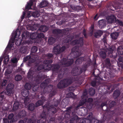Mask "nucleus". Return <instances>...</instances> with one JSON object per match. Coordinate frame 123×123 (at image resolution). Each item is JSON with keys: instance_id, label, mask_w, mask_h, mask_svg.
Returning <instances> with one entry per match:
<instances>
[{"instance_id": "obj_1", "label": "nucleus", "mask_w": 123, "mask_h": 123, "mask_svg": "<svg viewBox=\"0 0 123 123\" xmlns=\"http://www.w3.org/2000/svg\"><path fill=\"white\" fill-rule=\"evenodd\" d=\"M82 53L79 49V46H75L72 49V52L69 55V56H72V57L68 60L66 58H63L61 62L63 66L60 68L58 64L51 65V64L53 62L51 59L44 60V62L46 64L45 65L47 70H51L53 73L55 74V75L57 74L58 78L59 79H61L63 78L64 74L67 70V69L65 67H68L72 65L74 62L73 59L79 57Z\"/></svg>"}, {"instance_id": "obj_2", "label": "nucleus", "mask_w": 123, "mask_h": 123, "mask_svg": "<svg viewBox=\"0 0 123 123\" xmlns=\"http://www.w3.org/2000/svg\"><path fill=\"white\" fill-rule=\"evenodd\" d=\"M60 102V101L57 100L55 101L51 100L49 103H47L43 106V110L45 108L47 111V115L51 117L49 120H47V118H46L47 123H53L55 120V117L56 115L55 113L57 111L56 108L54 107L57 106Z\"/></svg>"}, {"instance_id": "obj_3", "label": "nucleus", "mask_w": 123, "mask_h": 123, "mask_svg": "<svg viewBox=\"0 0 123 123\" xmlns=\"http://www.w3.org/2000/svg\"><path fill=\"white\" fill-rule=\"evenodd\" d=\"M68 31L65 29L61 30L60 29H55L53 30L52 32L54 34L55 37L56 38L61 39L62 38L63 36H64L65 38L63 41L65 43H68L70 42L74 38V37L73 36L66 35L68 33Z\"/></svg>"}, {"instance_id": "obj_4", "label": "nucleus", "mask_w": 123, "mask_h": 123, "mask_svg": "<svg viewBox=\"0 0 123 123\" xmlns=\"http://www.w3.org/2000/svg\"><path fill=\"white\" fill-rule=\"evenodd\" d=\"M116 103L114 101H110L109 102V107H108V105L107 104V102H105L102 103L100 105V107L102 109L104 110L103 107L104 106H105L106 109L105 110L106 111V112L104 114H107L108 116L111 115V118L112 117L113 115L114 114L115 111L114 109L113 110V108L114 105L116 104Z\"/></svg>"}, {"instance_id": "obj_5", "label": "nucleus", "mask_w": 123, "mask_h": 123, "mask_svg": "<svg viewBox=\"0 0 123 123\" xmlns=\"http://www.w3.org/2000/svg\"><path fill=\"white\" fill-rule=\"evenodd\" d=\"M27 77L28 79L34 78V80L36 82H39L43 79L44 77L42 75V72H38L37 70L33 71L30 69L27 74Z\"/></svg>"}, {"instance_id": "obj_6", "label": "nucleus", "mask_w": 123, "mask_h": 123, "mask_svg": "<svg viewBox=\"0 0 123 123\" xmlns=\"http://www.w3.org/2000/svg\"><path fill=\"white\" fill-rule=\"evenodd\" d=\"M76 77L71 76L69 78L62 80L57 85V87L59 89L64 88L70 85L72 83L76 81Z\"/></svg>"}, {"instance_id": "obj_7", "label": "nucleus", "mask_w": 123, "mask_h": 123, "mask_svg": "<svg viewBox=\"0 0 123 123\" xmlns=\"http://www.w3.org/2000/svg\"><path fill=\"white\" fill-rule=\"evenodd\" d=\"M87 66L84 64L82 67L80 69L76 68L75 69H73L72 71V73L73 76H77L80 75L83 72H85L86 70Z\"/></svg>"}, {"instance_id": "obj_8", "label": "nucleus", "mask_w": 123, "mask_h": 123, "mask_svg": "<svg viewBox=\"0 0 123 123\" xmlns=\"http://www.w3.org/2000/svg\"><path fill=\"white\" fill-rule=\"evenodd\" d=\"M107 39L106 37H104L103 38L102 41L104 43V45L105 48L107 49L108 50V56L109 55L111 57L113 58H116L117 57V55H113L112 54L113 50L111 48L109 47L108 48L107 46H109V45L107 43Z\"/></svg>"}, {"instance_id": "obj_9", "label": "nucleus", "mask_w": 123, "mask_h": 123, "mask_svg": "<svg viewBox=\"0 0 123 123\" xmlns=\"http://www.w3.org/2000/svg\"><path fill=\"white\" fill-rule=\"evenodd\" d=\"M14 85L12 83H9L7 86L6 88V95L11 96L14 93Z\"/></svg>"}, {"instance_id": "obj_10", "label": "nucleus", "mask_w": 123, "mask_h": 123, "mask_svg": "<svg viewBox=\"0 0 123 123\" xmlns=\"http://www.w3.org/2000/svg\"><path fill=\"white\" fill-rule=\"evenodd\" d=\"M66 49L65 46H62L61 48L59 45H57L54 47L53 49V52L55 54H59L63 52Z\"/></svg>"}, {"instance_id": "obj_11", "label": "nucleus", "mask_w": 123, "mask_h": 123, "mask_svg": "<svg viewBox=\"0 0 123 123\" xmlns=\"http://www.w3.org/2000/svg\"><path fill=\"white\" fill-rule=\"evenodd\" d=\"M47 112L46 111H45L44 110H43V111L41 114L40 117L43 120L40 119L37 120V123H47Z\"/></svg>"}, {"instance_id": "obj_12", "label": "nucleus", "mask_w": 123, "mask_h": 123, "mask_svg": "<svg viewBox=\"0 0 123 123\" xmlns=\"http://www.w3.org/2000/svg\"><path fill=\"white\" fill-rule=\"evenodd\" d=\"M72 45L79 44L80 47L83 46V37H80L78 39H76L73 41L71 43Z\"/></svg>"}, {"instance_id": "obj_13", "label": "nucleus", "mask_w": 123, "mask_h": 123, "mask_svg": "<svg viewBox=\"0 0 123 123\" xmlns=\"http://www.w3.org/2000/svg\"><path fill=\"white\" fill-rule=\"evenodd\" d=\"M41 95V96L40 97L41 98V100H39L37 101L35 104V107H37L43 105V102H44L45 100H46V98L44 97L43 95H42V93H40Z\"/></svg>"}, {"instance_id": "obj_14", "label": "nucleus", "mask_w": 123, "mask_h": 123, "mask_svg": "<svg viewBox=\"0 0 123 123\" xmlns=\"http://www.w3.org/2000/svg\"><path fill=\"white\" fill-rule=\"evenodd\" d=\"M107 22L110 24L113 23H115L116 19L115 16L111 14L107 17Z\"/></svg>"}, {"instance_id": "obj_15", "label": "nucleus", "mask_w": 123, "mask_h": 123, "mask_svg": "<svg viewBox=\"0 0 123 123\" xmlns=\"http://www.w3.org/2000/svg\"><path fill=\"white\" fill-rule=\"evenodd\" d=\"M75 109L74 107L73 106H71L67 108L66 111L68 113V116H69V114L71 113H72V114H74L75 112Z\"/></svg>"}, {"instance_id": "obj_16", "label": "nucleus", "mask_w": 123, "mask_h": 123, "mask_svg": "<svg viewBox=\"0 0 123 123\" xmlns=\"http://www.w3.org/2000/svg\"><path fill=\"white\" fill-rule=\"evenodd\" d=\"M101 79V78L98 76L96 77L95 78L94 80L91 82V85L94 87L95 86L97 83L99 82V81Z\"/></svg>"}, {"instance_id": "obj_17", "label": "nucleus", "mask_w": 123, "mask_h": 123, "mask_svg": "<svg viewBox=\"0 0 123 123\" xmlns=\"http://www.w3.org/2000/svg\"><path fill=\"white\" fill-rule=\"evenodd\" d=\"M37 1V0H30V2L27 3V5L25 7L26 9H30L31 8V6L33 5V4H36V2Z\"/></svg>"}, {"instance_id": "obj_18", "label": "nucleus", "mask_w": 123, "mask_h": 123, "mask_svg": "<svg viewBox=\"0 0 123 123\" xmlns=\"http://www.w3.org/2000/svg\"><path fill=\"white\" fill-rule=\"evenodd\" d=\"M48 29V27L44 25H41L37 30V31L45 32L47 31Z\"/></svg>"}, {"instance_id": "obj_19", "label": "nucleus", "mask_w": 123, "mask_h": 123, "mask_svg": "<svg viewBox=\"0 0 123 123\" xmlns=\"http://www.w3.org/2000/svg\"><path fill=\"white\" fill-rule=\"evenodd\" d=\"M103 34V31L101 30H99L94 33L93 36L95 37L98 38L101 37Z\"/></svg>"}, {"instance_id": "obj_20", "label": "nucleus", "mask_w": 123, "mask_h": 123, "mask_svg": "<svg viewBox=\"0 0 123 123\" xmlns=\"http://www.w3.org/2000/svg\"><path fill=\"white\" fill-rule=\"evenodd\" d=\"M43 65H39L38 66L37 69L38 71L42 70L43 69H44L46 70H47L46 69V64L44 62V61L43 62Z\"/></svg>"}, {"instance_id": "obj_21", "label": "nucleus", "mask_w": 123, "mask_h": 123, "mask_svg": "<svg viewBox=\"0 0 123 123\" xmlns=\"http://www.w3.org/2000/svg\"><path fill=\"white\" fill-rule=\"evenodd\" d=\"M53 86L52 85H49L48 86L46 87V89L44 88L43 90V93H49L51 91Z\"/></svg>"}, {"instance_id": "obj_22", "label": "nucleus", "mask_w": 123, "mask_h": 123, "mask_svg": "<svg viewBox=\"0 0 123 123\" xmlns=\"http://www.w3.org/2000/svg\"><path fill=\"white\" fill-rule=\"evenodd\" d=\"M26 112L25 110H24L20 111L18 113V117L20 118L26 116Z\"/></svg>"}, {"instance_id": "obj_23", "label": "nucleus", "mask_w": 123, "mask_h": 123, "mask_svg": "<svg viewBox=\"0 0 123 123\" xmlns=\"http://www.w3.org/2000/svg\"><path fill=\"white\" fill-rule=\"evenodd\" d=\"M19 102L17 101H15L12 108V110L14 111H15L19 108Z\"/></svg>"}, {"instance_id": "obj_24", "label": "nucleus", "mask_w": 123, "mask_h": 123, "mask_svg": "<svg viewBox=\"0 0 123 123\" xmlns=\"http://www.w3.org/2000/svg\"><path fill=\"white\" fill-rule=\"evenodd\" d=\"M98 24L99 27L101 29L104 28L106 25V24L105 23V22L102 20L99 21H98Z\"/></svg>"}, {"instance_id": "obj_25", "label": "nucleus", "mask_w": 123, "mask_h": 123, "mask_svg": "<svg viewBox=\"0 0 123 123\" xmlns=\"http://www.w3.org/2000/svg\"><path fill=\"white\" fill-rule=\"evenodd\" d=\"M27 61H30L29 63H32L34 62V61L33 59H32L31 56L27 55L24 58V61L25 62H26Z\"/></svg>"}, {"instance_id": "obj_26", "label": "nucleus", "mask_w": 123, "mask_h": 123, "mask_svg": "<svg viewBox=\"0 0 123 123\" xmlns=\"http://www.w3.org/2000/svg\"><path fill=\"white\" fill-rule=\"evenodd\" d=\"M50 79H48L45 80L41 84H40V86L42 87L43 86H47L48 84L50 82Z\"/></svg>"}, {"instance_id": "obj_27", "label": "nucleus", "mask_w": 123, "mask_h": 123, "mask_svg": "<svg viewBox=\"0 0 123 123\" xmlns=\"http://www.w3.org/2000/svg\"><path fill=\"white\" fill-rule=\"evenodd\" d=\"M21 94L24 97H28L29 94V91L27 90L24 89L21 92Z\"/></svg>"}, {"instance_id": "obj_28", "label": "nucleus", "mask_w": 123, "mask_h": 123, "mask_svg": "<svg viewBox=\"0 0 123 123\" xmlns=\"http://www.w3.org/2000/svg\"><path fill=\"white\" fill-rule=\"evenodd\" d=\"M119 32H118L113 33L111 34V36L112 38L114 39H116L119 35Z\"/></svg>"}, {"instance_id": "obj_29", "label": "nucleus", "mask_w": 123, "mask_h": 123, "mask_svg": "<svg viewBox=\"0 0 123 123\" xmlns=\"http://www.w3.org/2000/svg\"><path fill=\"white\" fill-rule=\"evenodd\" d=\"M38 32L37 31L33 33L32 34H30V38L31 39H34L37 38V35Z\"/></svg>"}, {"instance_id": "obj_30", "label": "nucleus", "mask_w": 123, "mask_h": 123, "mask_svg": "<svg viewBox=\"0 0 123 123\" xmlns=\"http://www.w3.org/2000/svg\"><path fill=\"white\" fill-rule=\"evenodd\" d=\"M105 65L107 67H110L111 65L110 60L109 58H106L105 60Z\"/></svg>"}, {"instance_id": "obj_31", "label": "nucleus", "mask_w": 123, "mask_h": 123, "mask_svg": "<svg viewBox=\"0 0 123 123\" xmlns=\"http://www.w3.org/2000/svg\"><path fill=\"white\" fill-rule=\"evenodd\" d=\"M55 38L51 37L49 38L48 42L49 44L52 45L55 43Z\"/></svg>"}, {"instance_id": "obj_32", "label": "nucleus", "mask_w": 123, "mask_h": 123, "mask_svg": "<svg viewBox=\"0 0 123 123\" xmlns=\"http://www.w3.org/2000/svg\"><path fill=\"white\" fill-rule=\"evenodd\" d=\"M43 56L45 59H48L53 58V55L52 53H48L46 54H44Z\"/></svg>"}, {"instance_id": "obj_33", "label": "nucleus", "mask_w": 123, "mask_h": 123, "mask_svg": "<svg viewBox=\"0 0 123 123\" xmlns=\"http://www.w3.org/2000/svg\"><path fill=\"white\" fill-rule=\"evenodd\" d=\"M48 4V1L45 0L41 3L39 5V6L41 8L43 7L47 6Z\"/></svg>"}, {"instance_id": "obj_34", "label": "nucleus", "mask_w": 123, "mask_h": 123, "mask_svg": "<svg viewBox=\"0 0 123 123\" xmlns=\"http://www.w3.org/2000/svg\"><path fill=\"white\" fill-rule=\"evenodd\" d=\"M120 94V91L118 90H116L114 92V97L115 99H116L119 96Z\"/></svg>"}, {"instance_id": "obj_35", "label": "nucleus", "mask_w": 123, "mask_h": 123, "mask_svg": "<svg viewBox=\"0 0 123 123\" xmlns=\"http://www.w3.org/2000/svg\"><path fill=\"white\" fill-rule=\"evenodd\" d=\"M84 58L83 57H81L75 61V63L79 64L81 63L84 61Z\"/></svg>"}, {"instance_id": "obj_36", "label": "nucleus", "mask_w": 123, "mask_h": 123, "mask_svg": "<svg viewBox=\"0 0 123 123\" xmlns=\"http://www.w3.org/2000/svg\"><path fill=\"white\" fill-rule=\"evenodd\" d=\"M87 99L86 98L81 99L79 102L78 105L77 106V107H79L82 106L86 102Z\"/></svg>"}, {"instance_id": "obj_37", "label": "nucleus", "mask_w": 123, "mask_h": 123, "mask_svg": "<svg viewBox=\"0 0 123 123\" xmlns=\"http://www.w3.org/2000/svg\"><path fill=\"white\" fill-rule=\"evenodd\" d=\"M113 86V89H112L111 88V92H112L113 90L115 89V88L117 86H118V84H112L110 85V86H108L107 87V89L108 90H110L111 87H112V86Z\"/></svg>"}, {"instance_id": "obj_38", "label": "nucleus", "mask_w": 123, "mask_h": 123, "mask_svg": "<svg viewBox=\"0 0 123 123\" xmlns=\"http://www.w3.org/2000/svg\"><path fill=\"white\" fill-rule=\"evenodd\" d=\"M35 105L33 103L30 104L28 105V109L29 110L32 111L35 109Z\"/></svg>"}, {"instance_id": "obj_39", "label": "nucleus", "mask_w": 123, "mask_h": 123, "mask_svg": "<svg viewBox=\"0 0 123 123\" xmlns=\"http://www.w3.org/2000/svg\"><path fill=\"white\" fill-rule=\"evenodd\" d=\"M27 51L26 48L25 47H21L19 48V51L21 53H25Z\"/></svg>"}, {"instance_id": "obj_40", "label": "nucleus", "mask_w": 123, "mask_h": 123, "mask_svg": "<svg viewBox=\"0 0 123 123\" xmlns=\"http://www.w3.org/2000/svg\"><path fill=\"white\" fill-rule=\"evenodd\" d=\"M117 51L119 55H122L123 54V48L121 47H119L118 48Z\"/></svg>"}, {"instance_id": "obj_41", "label": "nucleus", "mask_w": 123, "mask_h": 123, "mask_svg": "<svg viewBox=\"0 0 123 123\" xmlns=\"http://www.w3.org/2000/svg\"><path fill=\"white\" fill-rule=\"evenodd\" d=\"M89 93L91 96L93 95L95 93V90L92 88H91L89 90Z\"/></svg>"}, {"instance_id": "obj_42", "label": "nucleus", "mask_w": 123, "mask_h": 123, "mask_svg": "<svg viewBox=\"0 0 123 123\" xmlns=\"http://www.w3.org/2000/svg\"><path fill=\"white\" fill-rule=\"evenodd\" d=\"M99 54L100 57L103 59H105L107 56L106 52L104 51H101Z\"/></svg>"}, {"instance_id": "obj_43", "label": "nucleus", "mask_w": 123, "mask_h": 123, "mask_svg": "<svg viewBox=\"0 0 123 123\" xmlns=\"http://www.w3.org/2000/svg\"><path fill=\"white\" fill-rule=\"evenodd\" d=\"M25 123H33L34 121L32 120L30 118H25L24 119Z\"/></svg>"}, {"instance_id": "obj_44", "label": "nucleus", "mask_w": 123, "mask_h": 123, "mask_svg": "<svg viewBox=\"0 0 123 123\" xmlns=\"http://www.w3.org/2000/svg\"><path fill=\"white\" fill-rule=\"evenodd\" d=\"M31 85L29 83H26L24 86L25 89L28 90L31 89Z\"/></svg>"}, {"instance_id": "obj_45", "label": "nucleus", "mask_w": 123, "mask_h": 123, "mask_svg": "<svg viewBox=\"0 0 123 123\" xmlns=\"http://www.w3.org/2000/svg\"><path fill=\"white\" fill-rule=\"evenodd\" d=\"M37 38H43L44 37V35L41 32L39 31L37 35Z\"/></svg>"}, {"instance_id": "obj_46", "label": "nucleus", "mask_w": 123, "mask_h": 123, "mask_svg": "<svg viewBox=\"0 0 123 123\" xmlns=\"http://www.w3.org/2000/svg\"><path fill=\"white\" fill-rule=\"evenodd\" d=\"M115 23H116L117 24L121 26H123V22L118 19H116Z\"/></svg>"}, {"instance_id": "obj_47", "label": "nucleus", "mask_w": 123, "mask_h": 123, "mask_svg": "<svg viewBox=\"0 0 123 123\" xmlns=\"http://www.w3.org/2000/svg\"><path fill=\"white\" fill-rule=\"evenodd\" d=\"M69 95V97L72 98L74 99H76L77 98L76 96L72 92H70L67 95Z\"/></svg>"}, {"instance_id": "obj_48", "label": "nucleus", "mask_w": 123, "mask_h": 123, "mask_svg": "<svg viewBox=\"0 0 123 123\" xmlns=\"http://www.w3.org/2000/svg\"><path fill=\"white\" fill-rule=\"evenodd\" d=\"M15 80L16 81L20 80L22 78V76L19 74L17 75L15 77Z\"/></svg>"}, {"instance_id": "obj_49", "label": "nucleus", "mask_w": 123, "mask_h": 123, "mask_svg": "<svg viewBox=\"0 0 123 123\" xmlns=\"http://www.w3.org/2000/svg\"><path fill=\"white\" fill-rule=\"evenodd\" d=\"M38 50L37 47L36 46H34L32 47L31 50V52L32 53H35Z\"/></svg>"}, {"instance_id": "obj_50", "label": "nucleus", "mask_w": 123, "mask_h": 123, "mask_svg": "<svg viewBox=\"0 0 123 123\" xmlns=\"http://www.w3.org/2000/svg\"><path fill=\"white\" fill-rule=\"evenodd\" d=\"M40 14L37 11H35L33 13L32 15L35 18L38 17Z\"/></svg>"}, {"instance_id": "obj_51", "label": "nucleus", "mask_w": 123, "mask_h": 123, "mask_svg": "<svg viewBox=\"0 0 123 123\" xmlns=\"http://www.w3.org/2000/svg\"><path fill=\"white\" fill-rule=\"evenodd\" d=\"M24 103L25 105H26L29 102V99L28 97H24Z\"/></svg>"}, {"instance_id": "obj_52", "label": "nucleus", "mask_w": 123, "mask_h": 123, "mask_svg": "<svg viewBox=\"0 0 123 123\" xmlns=\"http://www.w3.org/2000/svg\"><path fill=\"white\" fill-rule=\"evenodd\" d=\"M22 40L20 39L19 40V41L18 40H16L15 41V44L17 46H20L21 45V42Z\"/></svg>"}, {"instance_id": "obj_53", "label": "nucleus", "mask_w": 123, "mask_h": 123, "mask_svg": "<svg viewBox=\"0 0 123 123\" xmlns=\"http://www.w3.org/2000/svg\"><path fill=\"white\" fill-rule=\"evenodd\" d=\"M7 81V80H3L1 86V88H3V86H6Z\"/></svg>"}, {"instance_id": "obj_54", "label": "nucleus", "mask_w": 123, "mask_h": 123, "mask_svg": "<svg viewBox=\"0 0 123 123\" xmlns=\"http://www.w3.org/2000/svg\"><path fill=\"white\" fill-rule=\"evenodd\" d=\"M3 123H13L12 121H11V120L9 122V120L6 118H4L3 119Z\"/></svg>"}, {"instance_id": "obj_55", "label": "nucleus", "mask_w": 123, "mask_h": 123, "mask_svg": "<svg viewBox=\"0 0 123 123\" xmlns=\"http://www.w3.org/2000/svg\"><path fill=\"white\" fill-rule=\"evenodd\" d=\"M18 32L19 33V35H20V31L18 30H17L15 32L14 35V37L13 38L14 39H15L16 38V37L18 35L17 32Z\"/></svg>"}, {"instance_id": "obj_56", "label": "nucleus", "mask_w": 123, "mask_h": 123, "mask_svg": "<svg viewBox=\"0 0 123 123\" xmlns=\"http://www.w3.org/2000/svg\"><path fill=\"white\" fill-rule=\"evenodd\" d=\"M9 61V59L8 57L7 58H5L4 60L3 61L4 64H7L8 63Z\"/></svg>"}, {"instance_id": "obj_57", "label": "nucleus", "mask_w": 123, "mask_h": 123, "mask_svg": "<svg viewBox=\"0 0 123 123\" xmlns=\"http://www.w3.org/2000/svg\"><path fill=\"white\" fill-rule=\"evenodd\" d=\"M14 116V115L13 113H11L9 114L8 117V118L9 119H11Z\"/></svg>"}, {"instance_id": "obj_58", "label": "nucleus", "mask_w": 123, "mask_h": 123, "mask_svg": "<svg viewBox=\"0 0 123 123\" xmlns=\"http://www.w3.org/2000/svg\"><path fill=\"white\" fill-rule=\"evenodd\" d=\"M118 61L119 62L123 63V57L120 56L118 59Z\"/></svg>"}, {"instance_id": "obj_59", "label": "nucleus", "mask_w": 123, "mask_h": 123, "mask_svg": "<svg viewBox=\"0 0 123 123\" xmlns=\"http://www.w3.org/2000/svg\"><path fill=\"white\" fill-rule=\"evenodd\" d=\"M68 90L70 92L73 91L74 90V88L73 86L70 87L68 88Z\"/></svg>"}, {"instance_id": "obj_60", "label": "nucleus", "mask_w": 123, "mask_h": 123, "mask_svg": "<svg viewBox=\"0 0 123 123\" xmlns=\"http://www.w3.org/2000/svg\"><path fill=\"white\" fill-rule=\"evenodd\" d=\"M93 101V99L92 98H88L87 100V99L86 102L91 103Z\"/></svg>"}, {"instance_id": "obj_61", "label": "nucleus", "mask_w": 123, "mask_h": 123, "mask_svg": "<svg viewBox=\"0 0 123 123\" xmlns=\"http://www.w3.org/2000/svg\"><path fill=\"white\" fill-rule=\"evenodd\" d=\"M26 35V33H23L22 35V37L23 39H25L27 37V36H25Z\"/></svg>"}, {"instance_id": "obj_62", "label": "nucleus", "mask_w": 123, "mask_h": 123, "mask_svg": "<svg viewBox=\"0 0 123 123\" xmlns=\"http://www.w3.org/2000/svg\"><path fill=\"white\" fill-rule=\"evenodd\" d=\"M12 62L13 63H15L17 62V60L16 58H15L12 59Z\"/></svg>"}, {"instance_id": "obj_63", "label": "nucleus", "mask_w": 123, "mask_h": 123, "mask_svg": "<svg viewBox=\"0 0 123 123\" xmlns=\"http://www.w3.org/2000/svg\"><path fill=\"white\" fill-rule=\"evenodd\" d=\"M56 92L55 91L52 92L50 94V96H53L55 94Z\"/></svg>"}, {"instance_id": "obj_64", "label": "nucleus", "mask_w": 123, "mask_h": 123, "mask_svg": "<svg viewBox=\"0 0 123 123\" xmlns=\"http://www.w3.org/2000/svg\"><path fill=\"white\" fill-rule=\"evenodd\" d=\"M37 86H34L32 88V91L33 92H35V91H37Z\"/></svg>"}]
</instances>
